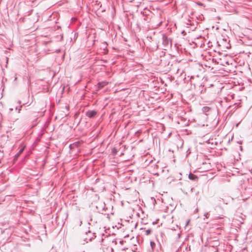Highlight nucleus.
<instances>
[{
	"instance_id": "nucleus-1",
	"label": "nucleus",
	"mask_w": 252,
	"mask_h": 252,
	"mask_svg": "<svg viewBox=\"0 0 252 252\" xmlns=\"http://www.w3.org/2000/svg\"><path fill=\"white\" fill-rule=\"evenodd\" d=\"M162 44L164 48H169L171 46V40L165 34H162Z\"/></svg>"
},
{
	"instance_id": "nucleus-2",
	"label": "nucleus",
	"mask_w": 252,
	"mask_h": 252,
	"mask_svg": "<svg viewBox=\"0 0 252 252\" xmlns=\"http://www.w3.org/2000/svg\"><path fill=\"white\" fill-rule=\"evenodd\" d=\"M97 112L95 110H91L87 111L86 115L90 118H93L95 116Z\"/></svg>"
},
{
	"instance_id": "nucleus-3",
	"label": "nucleus",
	"mask_w": 252,
	"mask_h": 252,
	"mask_svg": "<svg viewBox=\"0 0 252 252\" xmlns=\"http://www.w3.org/2000/svg\"><path fill=\"white\" fill-rule=\"evenodd\" d=\"M189 178L190 180L195 181L198 179V177L196 175H195L191 173H190L189 175Z\"/></svg>"
},
{
	"instance_id": "nucleus-4",
	"label": "nucleus",
	"mask_w": 252,
	"mask_h": 252,
	"mask_svg": "<svg viewBox=\"0 0 252 252\" xmlns=\"http://www.w3.org/2000/svg\"><path fill=\"white\" fill-rule=\"evenodd\" d=\"M210 110V108L208 106H204L202 108V112L205 113L206 115H207L206 113L209 112Z\"/></svg>"
},
{
	"instance_id": "nucleus-5",
	"label": "nucleus",
	"mask_w": 252,
	"mask_h": 252,
	"mask_svg": "<svg viewBox=\"0 0 252 252\" xmlns=\"http://www.w3.org/2000/svg\"><path fill=\"white\" fill-rule=\"evenodd\" d=\"M24 150V148H21L15 155V158H18L23 152Z\"/></svg>"
},
{
	"instance_id": "nucleus-6",
	"label": "nucleus",
	"mask_w": 252,
	"mask_h": 252,
	"mask_svg": "<svg viewBox=\"0 0 252 252\" xmlns=\"http://www.w3.org/2000/svg\"><path fill=\"white\" fill-rule=\"evenodd\" d=\"M117 150L116 149V148H113L112 149V153L113 154V155H116L117 153Z\"/></svg>"
},
{
	"instance_id": "nucleus-7",
	"label": "nucleus",
	"mask_w": 252,
	"mask_h": 252,
	"mask_svg": "<svg viewBox=\"0 0 252 252\" xmlns=\"http://www.w3.org/2000/svg\"><path fill=\"white\" fill-rule=\"evenodd\" d=\"M151 229H147V230H146L145 231V234L146 235H150L151 234Z\"/></svg>"
},
{
	"instance_id": "nucleus-8",
	"label": "nucleus",
	"mask_w": 252,
	"mask_h": 252,
	"mask_svg": "<svg viewBox=\"0 0 252 252\" xmlns=\"http://www.w3.org/2000/svg\"><path fill=\"white\" fill-rule=\"evenodd\" d=\"M98 88L100 89L103 88V85H102L101 83H98L97 84Z\"/></svg>"
},
{
	"instance_id": "nucleus-9",
	"label": "nucleus",
	"mask_w": 252,
	"mask_h": 252,
	"mask_svg": "<svg viewBox=\"0 0 252 252\" xmlns=\"http://www.w3.org/2000/svg\"><path fill=\"white\" fill-rule=\"evenodd\" d=\"M22 106L21 105H20V107H19V109L18 108V107H16L15 108V109H16V110H18V113H20V111H21V108H22Z\"/></svg>"
},
{
	"instance_id": "nucleus-10",
	"label": "nucleus",
	"mask_w": 252,
	"mask_h": 252,
	"mask_svg": "<svg viewBox=\"0 0 252 252\" xmlns=\"http://www.w3.org/2000/svg\"><path fill=\"white\" fill-rule=\"evenodd\" d=\"M208 215V213H206L205 214L204 216L206 217V218H207V215Z\"/></svg>"
},
{
	"instance_id": "nucleus-11",
	"label": "nucleus",
	"mask_w": 252,
	"mask_h": 252,
	"mask_svg": "<svg viewBox=\"0 0 252 252\" xmlns=\"http://www.w3.org/2000/svg\"><path fill=\"white\" fill-rule=\"evenodd\" d=\"M21 102L20 100H18V102H17V103H18L20 105L21 104Z\"/></svg>"
},
{
	"instance_id": "nucleus-12",
	"label": "nucleus",
	"mask_w": 252,
	"mask_h": 252,
	"mask_svg": "<svg viewBox=\"0 0 252 252\" xmlns=\"http://www.w3.org/2000/svg\"><path fill=\"white\" fill-rule=\"evenodd\" d=\"M153 244H154V245H155L154 242H151V246H152V245H153Z\"/></svg>"
},
{
	"instance_id": "nucleus-13",
	"label": "nucleus",
	"mask_w": 252,
	"mask_h": 252,
	"mask_svg": "<svg viewBox=\"0 0 252 252\" xmlns=\"http://www.w3.org/2000/svg\"><path fill=\"white\" fill-rule=\"evenodd\" d=\"M153 244H154V245H155L154 242H151V246H152V245H153Z\"/></svg>"
},
{
	"instance_id": "nucleus-14",
	"label": "nucleus",
	"mask_w": 252,
	"mask_h": 252,
	"mask_svg": "<svg viewBox=\"0 0 252 252\" xmlns=\"http://www.w3.org/2000/svg\"><path fill=\"white\" fill-rule=\"evenodd\" d=\"M17 120H18V118H16V119H14L13 120H12V121L14 122L15 121H16Z\"/></svg>"
},
{
	"instance_id": "nucleus-15",
	"label": "nucleus",
	"mask_w": 252,
	"mask_h": 252,
	"mask_svg": "<svg viewBox=\"0 0 252 252\" xmlns=\"http://www.w3.org/2000/svg\"><path fill=\"white\" fill-rule=\"evenodd\" d=\"M123 242H124L123 241H120V243H121V244H123Z\"/></svg>"
},
{
	"instance_id": "nucleus-16",
	"label": "nucleus",
	"mask_w": 252,
	"mask_h": 252,
	"mask_svg": "<svg viewBox=\"0 0 252 252\" xmlns=\"http://www.w3.org/2000/svg\"><path fill=\"white\" fill-rule=\"evenodd\" d=\"M9 110H10V111H12L13 110V108H10Z\"/></svg>"
},
{
	"instance_id": "nucleus-17",
	"label": "nucleus",
	"mask_w": 252,
	"mask_h": 252,
	"mask_svg": "<svg viewBox=\"0 0 252 252\" xmlns=\"http://www.w3.org/2000/svg\"><path fill=\"white\" fill-rule=\"evenodd\" d=\"M178 238H180V235L179 234H178Z\"/></svg>"
}]
</instances>
